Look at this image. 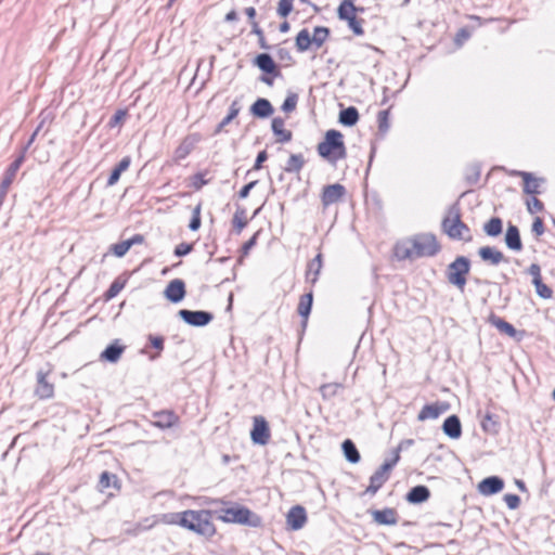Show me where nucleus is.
Listing matches in <instances>:
<instances>
[{"mask_svg": "<svg viewBox=\"0 0 555 555\" xmlns=\"http://www.w3.org/2000/svg\"><path fill=\"white\" fill-rule=\"evenodd\" d=\"M305 165L302 154H292L284 166V171L288 173H298Z\"/></svg>", "mask_w": 555, "mask_h": 555, "instance_id": "nucleus-32", "label": "nucleus"}, {"mask_svg": "<svg viewBox=\"0 0 555 555\" xmlns=\"http://www.w3.org/2000/svg\"><path fill=\"white\" fill-rule=\"evenodd\" d=\"M478 255L483 261H488L492 266H496L505 260V257L502 251L490 246L479 248Z\"/></svg>", "mask_w": 555, "mask_h": 555, "instance_id": "nucleus-25", "label": "nucleus"}, {"mask_svg": "<svg viewBox=\"0 0 555 555\" xmlns=\"http://www.w3.org/2000/svg\"><path fill=\"white\" fill-rule=\"evenodd\" d=\"M267 158H268V155H267L266 151L259 152L257 155L255 165H254V169H256V170L260 169L262 166V163L266 162Z\"/></svg>", "mask_w": 555, "mask_h": 555, "instance_id": "nucleus-62", "label": "nucleus"}, {"mask_svg": "<svg viewBox=\"0 0 555 555\" xmlns=\"http://www.w3.org/2000/svg\"><path fill=\"white\" fill-rule=\"evenodd\" d=\"M246 16L249 20V23L253 24V21H255L256 17V9L253 7H248L244 10Z\"/></svg>", "mask_w": 555, "mask_h": 555, "instance_id": "nucleus-64", "label": "nucleus"}, {"mask_svg": "<svg viewBox=\"0 0 555 555\" xmlns=\"http://www.w3.org/2000/svg\"><path fill=\"white\" fill-rule=\"evenodd\" d=\"M307 522V513L301 505L293 506L286 515V524L292 530L301 529Z\"/></svg>", "mask_w": 555, "mask_h": 555, "instance_id": "nucleus-12", "label": "nucleus"}, {"mask_svg": "<svg viewBox=\"0 0 555 555\" xmlns=\"http://www.w3.org/2000/svg\"><path fill=\"white\" fill-rule=\"evenodd\" d=\"M531 230L537 236H540L544 233V223L540 217L534 219Z\"/></svg>", "mask_w": 555, "mask_h": 555, "instance_id": "nucleus-54", "label": "nucleus"}, {"mask_svg": "<svg viewBox=\"0 0 555 555\" xmlns=\"http://www.w3.org/2000/svg\"><path fill=\"white\" fill-rule=\"evenodd\" d=\"M178 315L189 325L201 327L210 323L214 319L212 313L203 310L181 309Z\"/></svg>", "mask_w": 555, "mask_h": 555, "instance_id": "nucleus-8", "label": "nucleus"}, {"mask_svg": "<svg viewBox=\"0 0 555 555\" xmlns=\"http://www.w3.org/2000/svg\"><path fill=\"white\" fill-rule=\"evenodd\" d=\"M116 481L117 478L115 475L108 472H103L100 476L99 486L102 490H104L111 488L112 486H115Z\"/></svg>", "mask_w": 555, "mask_h": 555, "instance_id": "nucleus-44", "label": "nucleus"}, {"mask_svg": "<svg viewBox=\"0 0 555 555\" xmlns=\"http://www.w3.org/2000/svg\"><path fill=\"white\" fill-rule=\"evenodd\" d=\"M491 323L502 333L506 334L509 337H515L517 334L516 328L505 320L499 317H492Z\"/></svg>", "mask_w": 555, "mask_h": 555, "instance_id": "nucleus-37", "label": "nucleus"}, {"mask_svg": "<svg viewBox=\"0 0 555 555\" xmlns=\"http://www.w3.org/2000/svg\"><path fill=\"white\" fill-rule=\"evenodd\" d=\"M529 274L532 276V283H535L537 280L541 279V268L537 263H532L528 269Z\"/></svg>", "mask_w": 555, "mask_h": 555, "instance_id": "nucleus-56", "label": "nucleus"}, {"mask_svg": "<svg viewBox=\"0 0 555 555\" xmlns=\"http://www.w3.org/2000/svg\"><path fill=\"white\" fill-rule=\"evenodd\" d=\"M125 117H126L125 111H121V109L117 111L111 118L109 126L111 127L117 126L119 122H121L125 119Z\"/></svg>", "mask_w": 555, "mask_h": 555, "instance_id": "nucleus-57", "label": "nucleus"}, {"mask_svg": "<svg viewBox=\"0 0 555 555\" xmlns=\"http://www.w3.org/2000/svg\"><path fill=\"white\" fill-rule=\"evenodd\" d=\"M534 287H535V292L537 294L541 297V298H544V299H550L553 295V291L547 286L545 285L542 280H537L535 283H533Z\"/></svg>", "mask_w": 555, "mask_h": 555, "instance_id": "nucleus-46", "label": "nucleus"}, {"mask_svg": "<svg viewBox=\"0 0 555 555\" xmlns=\"http://www.w3.org/2000/svg\"><path fill=\"white\" fill-rule=\"evenodd\" d=\"M212 512L201 511H184L182 527L194 531L205 537H211L216 532L215 525L211 521Z\"/></svg>", "mask_w": 555, "mask_h": 555, "instance_id": "nucleus-3", "label": "nucleus"}, {"mask_svg": "<svg viewBox=\"0 0 555 555\" xmlns=\"http://www.w3.org/2000/svg\"><path fill=\"white\" fill-rule=\"evenodd\" d=\"M516 176H519L524 180V192L526 194H538L539 193V180L533 178L530 172L515 171Z\"/></svg>", "mask_w": 555, "mask_h": 555, "instance_id": "nucleus-28", "label": "nucleus"}, {"mask_svg": "<svg viewBox=\"0 0 555 555\" xmlns=\"http://www.w3.org/2000/svg\"><path fill=\"white\" fill-rule=\"evenodd\" d=\"M504 502L511 509H516L520 504V498L516 494L507 493L504 495Z\"/></svg>", "mask_w": 555, "mask_h": 555, "instance_id": "nucleus-51", "label": "nucleus"}, {"mask_svg": "<svg viewBox=\"0 0 555 555\" xmlns=\"http://www.w3.org/2000/svg\"><path fill=\"white\" fill-rule=\"evenodd\" d=\"M502 220L499 217H493L483 225V231L489 236H498L502 233Z\"/></svg>", "mask_w": 555, "mask_h": 555, "instance_id": "nucleus-39", "label": "nucleus"}, {"mask_svg": "<svg viewBox=\"0 0 555 555\" xmlns=\"http://www.w3.org/2000/svg\"><path fill=\"white\" fill-rule=\"evenodd\" d=\"M348 23V26L349 28L357 35V36H361L364 34V30H363V27H362V23H363V20H358L357 16L354 17H350L349 20L346 21Z\"/></svg>", "mask_w": 555, "mask_h": 555, "instance_id": "nucleus-48", "label": "nucleus"}, {"mask_svg": "<svg viewBox=\"0 0 555 555\" xmlns=\"http://www.w3.org/2000/svg\"><path fill=\"white\" fill-rule=\"evenodd\" d=\"M201 205L194 207L192 218L189 223L191 231H197L201 228Z\"/></svg>", "mask_w": 555, "mask_h": 555, "instance_id": "nucleus-47", "label": "nucleus"}, {"mask_svg": "<svg viewBox=\"0 0 555 555\" xmlns=\"http://www.w3.org/2000/svg\"><path fill=\"white\" fill-rule=\"evenodd\" d=\"M470 261L464 256H459L452 261L447 269L448 282L456 286L460 291H464L466 285V275L469 273Z\"/></svg>", "mask_w": 555, "mask_h": 555, "instance_id": "nucleus-6", "label": "nucleus"}, {"mask_svg": "<svg viewBox=\"0 0 555 555\" xmlns=\"http://www.w3.org/2000/svg\"><path fill=\"white\" fill-rule=\"evenodd\" d=\"M359 120V112L354 106H349L339 113V122L352 127Z\"/></svg>", "mask_w": 555, "mask_h": 555, "instance_id": "nucleus-30", "label": "nucleus"}, {"mask_svg": "<svg viewBox=\"0 0 555 555\" xmlns=\"http://www.w3.org/2000/svg\"><path fill=\"white\" fill-rule=\"evenodd\" d=\"M241 111V106L238 104V101H233L232 104L230 105V108H229V113L228 115L221 120V122L218 125L217 129H216V133H219L222 131V129L229 125L234 118H236V116L238 115Z\"/></svg>", "mask_w": 555, "mask_h": 555, "instance_id": "nucleus-35", "label": "nucleus"}, {"mask_svg": "<svg viewBox=\"0 0 555 555\" xmlns=\"http://www.w3.org/2000/svg\"><path fill=\"white\" fill-rule=\"evenodd\" d=\"M294 0H280L278 3L276 13L280 17H287L293 11Z\"/></svg>", "mask_w": 555, "mask_h": 555, "instance_id": "nucleus-43", "label": "nucleus"}, {"mask_svg": "<svg viewBox=\"0 0 555 555\" xmlns=\"http://www.w3.org/2000/svg\"><path fill=\"white\" fill-rule=\"evenodd\" d=\"M35 393L40 399H50L54 395V385L47 379V373L37 372V386Z\"/></svg>", "mask_w": 555, "mask_h": 555, "instance_id": "nucleus-16", "label": "nucleus"}, {"mask_svg": "<svg viewBox=\"0 0 555 555\" xmlns=\"http://www.w3.org/2000/svg\"><path fill=\"white\" fill-rule=\"evenodd\" d=\"M250 438L254 443L264 446L270 440V428L262 416H255Z\"/></svg>", "mask_w": 555, "mask_h": 555, "instance_id": "nucleus-9", "label": "nucleus"}, {"mask_svg": "<svg viewBox=\"0 0 555 555\" xmlns=\"http://www.w3.org/2000/svg\"><path fill=\"white\" fill-rule=\"evenodd\" d=\"M330 35V30L326 27L318 26L313 30L312 43L315 46V48H321L323 43L326 41L327 37Z\"/></svg>", "mask_w": 555, "mask_h": 555, "instance_id": "nucleus-42", "label": "nucleus"}, {"mask_svg": "<svg viewBox=\"0 0 555 555\" xmlns=\"http://www.w3.org/2000/svg\"><path fill=\"white\" fill-rule=\"evenodd\" d=\"M373 520L377 525L395 526L398 522V514L396 509L386 507L384 509H374L371 512Z\"/></svg>", "mask_w": 555, "mask_h": 555, "instance_id": "nucleus-17", "label": "nucleus"}, {"mask_svg": "<svg viewBox=\"0 0 555 555\" xmlns=\"http://www.w3.org/2000/svg\"><path fill=\"white\" fill-rule=\"evenodd\" d=\"M144 242L142 234H135L131 238L111 245L109 250L118 258L124 257L133 245Z\"/></svg>", "mask_w": 555, "mask_h": 555, "instance_id": "nucleus-18", "label": "nucleus"}, {"mask_svg": "<svg viewBox=\"0 0 555 555\" xmlns=\"http://www.w3.org/2000/svg\"><path fill=\"white\" fill-rule=\"evenodd\" d=\"M257 184V181H251L249 183H247L246 185H244L240 193H238V196L241 198H246L248 195H249V192L251 189H254V186Z\"/></svg>", "mask_w": 555, "mask_h": 555, "instance_id": "nucleus-60", "label": "nucleus"}, {"mask_svg": "<svg viewBox=\"0 0 555 555\" xmlns=\"http://www.w3.org/2000/svg\"><path fill=\"white\" fill-rule=\"evenodd\" d=\"M201 141V135L197 133L190 134L183 139L178 149L176 150L177 158H185Z\"/></svg>", "mask_w": 555, "mask_h": 555, "instance_id": "nucleus-21", "label": "nucleus"}, {"mask_svg": "<svg viewBox=\"0 0 555 555\" xmlns=\"http://www.w3.org/2000/svg\"><path fill=\"white\" fill-rule=\"evenodd\" d=\"M322 268V255L318 254L308 264L306 278L309 282L314 284L318 280Z\"/></svg>", "mask_w": 555, "mask_h": 555, "instance_id": "nucleus-29", "label": "nucleus"}, {"mask_svg": "<svg viewBox=\"0 0 555 555\" xmlns=\"http://www.w3.org/2000/svg\"><path fill=\"white\" fill-rule=\"evenodd\" d=\"M207 183V181L204 179V176L201 175V173H197L195 177H194V186L196 189H199L202 188L203 185H205Z\"/></svg>", "mask_w": 555, "mask_h": 555, "instance_id": "nucleus-63", "label": "nucleus"}, {"mask_svg": "<svg viewBox=\"0 0 555 555\" xmlns=\"http://www.w3.org/2000/svg\"><path fill=\"white\" fill-rule=\"evenodd\" d=\"M543 207V203L537 197H532L527 201V209L530 214L542 211Z\"/></svg>", "mask_w": 555, "mask_h": 555, "instance_id": "nucleus-50", "label": "nucleus"}, {"mask_svg": "<svg viewBox=\"0 0 555 555\" xmlns=\"http://www.w3.org/2000/svg\"><path fill=\"white\" fill-rule=\"evenodd\" d=\"M258 232L255 233L242 247L243 254L247 255L257 243Z\"/></svg>", "mask_w": 555, "mask_h": 555, "instance_id": "nucleus-59", "label": "nucleus"}, {"mask_svg": "<svg viewBox=\"0 0 555 555\" xmlns=\"http://www.w3.org/2000/svg\"><path fill=\"white\" fill-rule=\"evenodd\" d=\"M442 431L451 439H459L462 435V425L457 415L448 416L442 424Z\"/></svg>", "mask_w": 555, "mask_h": 555, "instance_id": "nucleus-19", "label": "nucleus"}, {"mask_svg": "<svg viewBox=\"0 0 555 555\" xmlns=\"http://www.w3.org/2000/svg\"><path fill=\"white\" fill-rule=\"evenodd\" d=\"M217 518L228 524H238L257 528L261 526V517L245 506L234 504L215 511Z\"/></svg>", "mask_w": 555, "mask_h": 555, "instance_id": "nucleus-2", "label": "nucleus"}, {"mask_svg": "<svg viewBox=\"0 0 555 555\" xmlns=\"http://www.w3.org/2000/svg\"><path fill=\"white\" fill-rule=\"evenodd\" d=\"M233 224L237 232H241L246 227L247 221L236 212L233 217Z\"/></svg>", "mask_w": 555, "mask_h": 555, "instance_id": "nucleus-58", "label": "nucleus"}, {"mask_svg": "<svg viewBox=\"0 0 555 555\" xmlns=\"http://www.w3.org/2000/svg\"><path fill=\"white\" fill-rule=\"evenodd\" d=\"M153 416L156 418L153 422V425L160 429L170 428L179 421V417L172 411L156 412Z\"/></svg>", "mask_w": 555, "mask_h": 555, "instance_id": "nucleus-20", "label": "nucleus"}, {"mask_svg": "<svg viewBox=\"0 0 555 555\" xmlns=\"http://www.w3.org/2000/svg\"><path fill=\"white\" fill-rule=\"evenodd\" d=\"M358 11L359 9L353 4L352 0H344L337 9V15L339 20L347 21L350 17L357 16L356 13Z\"/></svg>", "mask_w": 555, "mask_h": 555, "instance_id": "nucleus-31", "label": "nucleus"}, {"mask_svg": "<svg viewBox=\"0 0 555 555\" xmlns=\"http://www.w3.org/2000/svg\"><path fill=\"white\" fill-rule=\"evenodd\" d=\"M389 113L388 111H380L377 115L379 131L386 132L389 129L388 122Z\"/></svg>", "mask_w": 555, "mask_h": 555, "instance_id": "nucleus-49", "label": "nucleus"}, {"mask_svg": "<svg viewBox=\"0 0 555 555\" xmlns=\"http://www.w3.org/2000/svg\"><path fill=\"white\" fill-rule=\"evenodd\" d=\"M122 284H119L118 282H114L108 291H107V297L112 298L115 297L122 288Z\"/></svg>", "mask_w": 555, "mask_h": 555, "instance_id": "nucleus-61", "label": "nucleus"}, {"mask_svg": "<svg viewBox=\"0 0 555 555\" xmlns=\"http://www.w3.org/2000/svg\"><path fill=\"white\" fill-rule=\"evenodd\" d=\"M165 297L173 302H180L185 296V284L180 279H175L168 283L164 292Z\"/></svg>", "mask_w": 555, "mask_h": 555, "instance_id": "nucleus-13", "label": "nucleus"}, {"mask_svg": "<svg viewBox=\"0 0 555 555\" xmlns=\"http://www.w3.org/2000/svg\"><path fill=\"white\" fill-rule=\"evenodd\" d=\"M183 517H184V512H182V513H170V514L164 515V519H165L166 522H168V524H178L180 526H182Z\"/></svg>", "mask_w": 555, "mask_h": 555, "instance_id": "nucleus-52", "label": "nucleus"}, {"mask_svg": "<svg viewBox=\"0 0 555 555\" xmlns=\"http://www.w3.org/2000/svg\"><path fill=\"white\" fill-rule=\"evenodd\" d=\"M439 249L436 236L431 233H423L397 245L396 255L402 259H415L435 256Z\"/></svg>", "mask_w": 555, "mask_h": 555, "instance_id": "nucleus-1", "label": "nucleus"}, {"mask_svg": "<svg viewBox=\"0 0 555 555\" xmlns=\"http://www.w3.org/2000/svg\"><path fill=\"white\" fill-rule=\"evenodd\" d=\"M317 150L320 156L332 163L346 157L343 134L338 130L331 129L326 131L324 141L318 144Z\"/></svg>", "mask_w": 555, "mask_h": 555, "instance_id": "nucleus-4", "label": "nucleus"}, {"mask_svg": "<svg viewBox=\"0 0 555 555\" xmlns=\"http://www.w3.org/2000/svg\"><path fill=\"white\" fill-rule=\"evenodd\" d=\"M312 43V38L308 29H301L296 37V48L300 52L307 51Z\"/></svg>", "mask_w": 555, "mask_h": 555, "instance_id": "nucleus-36", "label": "nucleus"}, {"mask_svg": "<svg viewBox=\"0 0 555 555\" xmlns=\"http://www.w3.org/2000/svg\"><path fill=\"white\" fill-rule=\"evenodd\" d=\"M126 347L120 345L118 340L108 345L101 353L100 359L103 361H107L111 363H116L121 354L124 353Z\"/></svg>", "mask_w": 555, "mask_h": 555, "instance_id": "nucleus-22", "label": "nucleus"}, {"mask_svg": "<svg viewBox=\"0 0 555 555\" xmlns=\"http://www.w3.org/2000/svg\"><path fill=\"white\" fill-rule=\"evenodd\" d=\"M272 131L278 137L276 141L280 143H285L292 140V132L284 128V120L280 117H275L272 119Z\"/></svg>", "mask_w": 555, "mask_h": 555, "instance_id": "nucleus-27", "label": "nucleus"}, {"mask_svg": "<svg viewBox=\"0 0 555 555\" xmlns=\"http://www.w3.org/2000/svg\"><path fill=\"white\" fill-rule=\"evenodd\" d=\"M430 496V491L426 486H415L406 494V500L413 504H420L427 501Z\"/></svg>", "mask_w": 555, "mask_h": 555, "instance_id": "nucleus-26", "label": "nucleus"}, {"mask_svg": "<svg viewBox=\"0 0 555 555\" xmlns=\"http://www.w3.org/2000/svg\"><path fill=\"white\" fill-rule=\"evenodd\" d=\"M343 388V385L339 383H327L320 386L319 391L323 398V400H331L335 396H337L338 390Z\"/></svg>", "mask_w": 555, "mask_h": 555, "instance_id": "nucleus-38", "label": "nucleus"}, {"mask_svg": "<svg viewBox=\"0 0 555 555\" xmlns=\"http://www.w3.org/2000/svg\"><path fill=\"white\" fill-rule=\"evenodd\" d=\"M254 64L264 74L272 75L274 77L281 76L278 65L268 53L258 54L254 60Z\"/></svg>", "mask_w": 555, "mask_h": 555, "instance_id": "nucleus-15", "label": "nucleus"}, {"mask_svg": "<svg viewBox=\"0 0 555 555\" xmlns=\"http://www.w3.org/2000/svg\"><path fill=\"white\" fill-rule=\"evenodd\" d=\"M149 340L151 345L159 352L164 349V338L162 336L150 335Z\"/></svg>", "mask_w": 555, "mask_h": 555, "instance_id": "nucleus-55", "label": "nucleus"}, {"mask_svg": "<svg viewBox=\"0 0 555 555\" xmlns=\"http://www.w3.org/2000/svg\"><path fill=\"white\" fill-rule=\"evenodd\" d=\"M298 102V95L296 93H289L282 104V111L284 113H292L295 111Z\"/></svg>", "mask_w": 555, "mask_h": 555, "instance_id": "nucleus-45", "label": "nucleus"}, {"mask_svg": "<svg viewBox=\"0 0 555 555\" xmlns=\"http://www.w3.org/2000/svg\"><path fill=\"white\" fill-rule=\"evenodd\" d=\"M401 444L395 450L393 457L389 461H386L370 478V485L364 491V493H369L371 495H374L382 486L388 480L389 478V472L392 469V467L398 463L400 455Z\"/></svg>", "mask_w": 555, "mask_h": 555, "instance_id": "nucleus-7", "label": "nucleus"}, {"mask_svg": "<svg viewBox=\"0 0 555 555\" xmlns=\"http://www.w3.org/2000/svg\"><path fill=\"white\" fill-rule=\"evenodd\" d=\"M129 166H130V158L124 157L111 172L108 180H107V185L112 186V185L116 184L120 178V175L124 171H126L129 168Z\"/></svg>", "mask_w": 555, "mask_h": 555, "instance_id": "nucleus-33", "label": "nucleus"}, {"mask_svg": "<svg viewBox=\"0 0 555 555\" xmlns=\"http://www.w3.org/2000/svg\"><path fill=\"white\" fill-rule=\"evenodd\" d=\"M250 113L256 117L267 118L272 115L273 106L269 100L260 98L250 106Z\"/></svg>", "mask_w": 555, "mask_h": 555, "instance_id": "nucleus-23", "label": "nucleus"}, {"mask_svg": "<svg viewBox=\"0 0 555 555\" xmlns=\"http://www.w3.org/2000/svg\"><path fill=\"white\" fill-rule=\"evenodd\" d=\"M505 244L512 249L519 251L522 248L519 230L514 224H508L506 233H505Z\"/></svg>", "mask_w": 555, "mask_h": 555, "instance_id": "nucleus-24", "label": "nucleus"}, {"mask_svg": "<svg viewBox=\"0 0 555 555\" xmlns=\"http://www.w3.org/2000/svg\"><path fill=\"white\" fill-rule=\"evenodd\" d=\"M341 448L348 462L356 464L360 461V453L356 444L350 439L345 440Z\"/></svg>", "mask_w": 555, "mask_h": 555, "instance_id": "nucleus-34", "label": "nucleus"}, {"mask_svg": "<svg viewBox=\"0 0 555 555\" xmlns=\"http://www.w3.org/2000/svg\"><path fill=\"white\" fill-rule=\"evenodd\" d=\"M346 195V188L340 183L330 184L323 188L321 202L324 207L340 202Z\"/></svg>", "mask_w": 555, "mask_h": 555, "instance_id": "nucleus-10", "label": "nucleus"}, {"mask_svg": "<svg viewBox=\"0 0 555 555\" xmlns=\"http://www.w3.org/2000/svg\"><path fill=\"white\" fill-rule=\"evenodd\" d=\"M312 300H313L312 293H308V294H305L304 296H301L299 305H298V309H297L299 315H301L302 318H308V315L311 311Z\"/></svg>", "mask_w": 555, "mask_h": 555, "instance_id": "nucleus-41", "label": "nucleus"}, {"mask_svg": "<svg viewBox=\"0 0 555 555\" xmlns=\"http://www.w3.org/2000/svg\"><path fill=\"white\" fill-rule=\"evenodd\" d=\"M449 408H450L449 403L443 402V401H437L431 404H426L420 411V413L417 415V420L420 422H424L427 420H436L441 414L446 413L449 410Z\"/></svg>", "mask_w": 555, "mask_h": 555, "instance_id": "nucleus-11", "label": "nucleus"}, {"mask_svg": "<svg viewBox=\"0 0 555 555\" xmlns=\"http://www.w3.org/2000/svg\"><path fill=\"white\" fill-rule=\"evenodd\" d=\"M444 232L454 240L470 241L469 228L461 220L460 208L452 205L448 210V216L442 220Z\"/></svg>", "mask_w": 555, "mask_h": 555, "instance_id": "nucleus-5", "label": "nucleus"}, {"mask_svg": "<svg viewBox=\"0 0 555 555\" xmlns=\"http://www.w3.org/2000/svg\"><path fill=\"white\" fill-rule=\"evenodd\" d=\"M191 250H192V245L191 244L181 243V244L176 246L175 255L178 256V257H182V256H185L189 253H191Z\"/></svg>", "mask_w": 555, "mask_h": 555, "instance_id": "nucleus-53", "label": "nucleus"}, {"mask_svg": "<svg viewBox=\"0 0 555 555\" xmlns=\"http://www.w3.org/2000/svg\"><path fill=\"white\" fill-rule=\"evenodd\" d=\"M481 427L483 431L494 435L499 431L500 424L492 414L488 413L481 421Z\"/></svg>", "mask_w": 555, "mask_h": 555, "instance_id": "nucleus-40", "label": "nucleus"}, {"mask_svg": "<svg viewBox=\"0 0 555 555\" xmlns=\"http://www.w3.org/2000/svg\"><path fill=\"white\" fill-rule=\"evenodd\" d=\"M504 488V481L498 476H490L478 483V491L482 495L499 493Z\"/></svg>", "mask_w": 555, "mask_h": 555, "instance_id": "nucleus-14", "label": "nucleus"}]
</instances>
